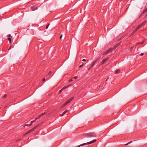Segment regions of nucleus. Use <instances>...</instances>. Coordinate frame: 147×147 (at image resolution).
Returning a JSON list of instances; mask_svg holds the SVG:
<instances>
[{"mask_svg": "<svg viewBox=\"0 0 147 147\" xmlns=\"http://www.w3.org/2000/svg\"><path fill=\"white\" fill-rule=\"evenodd\" d=\"M83 136L87 138L96 137V135L94 132L88 133L83 134Z\"/></svg>", "mask_w": 147, "mask_h": 147, "instance_id": "f257e3e1", "label": "nucleus"}, {"mask_svg": "<svg viewBox=\"0 0 147 147\" xmlns=\"http://www.w3.org/2000/svg\"><path fill=\"white\" fill-rule=\"evenodd\" d=\"M39 124L37 125L36 126L32 128V129H31L29 130H28L24 135V136H25L27 134L31 133L32 131H34L39 126Z\"/></svg>", "mask_w": 147, "mask_h": 147, "instance_id": "f03ea898", "label": "nucleus"}, {"mask_svg": "<svg viewBox=\"0 0 147 147\" xmlns=\"http://www.w3.org/2000/svg\"><path fill=\"white\" fill-rule=\"evenodd\" d=\"M96 141V140H94L90 142H88L87 143L82 144L78 146V147L82 146H84V145H87V144H90L94 142H95Z\"/></svg>", "mask_w": 147, "mask_h": 147, "instance_id": "7ed1b4c3", "label": "nucleus"}, {"mask_svg": "<svg viewBox=\"0 0 147 147\" xmlns=\"http://www.w3.org/2000/svg\"><path fill=\"white\" fill-rule=\"evenodd\" d=\"M47 113V112H45L42 114H40L38 117H36L35 118V120H37L39 118H40V117H41L42 116H43L46 113Z\"/></svg>", "mask_w": 147, "mask_h": 147, "instance_id": "20e7f679", "label": "nucleus"}, {"mask_svg": "<svg viewBox=\"0 0 147 147\" xmlns=\"http://www.w3.org/2000/svg\"><path fill=\"white\" fill-rule=\"evenodd\" d=\"M113 50V49L112 48H109L108 50L106 51L104 53L103 55H105L108 53L110 51H112Z\"/></svg>", "mask_w": 147, "mask_h": 147, "instance_id": "39448f33", "label": "nucleus"}, {"mask_svg": "<svg viewBox=\"0 0 147 147\" xmlns=\"http://www.w3.org/2000/svg\"><path fill=\"white\" fill-rule=\"evenodd\" d=\"M74 97H72L71 98L67 100L66 101L65 103H66V104H67L69 103L70 102L74 99Z\"/></svg>", "mask_w": 147, "mask_h": 147, "instance_id": "423d86ee", "label": "nucleus"}, {"mask_svg": "<svg viewBox=\"0 0 147 147\" xmlns=\"http://www.w3.org/2000/svg\"><path fill=\"white\" fill-rule=\"evenodd\" d=\"M74 97H72L71 98L67 100L66 101L65 103H66V104H67L69 103L70 102L74 99Z\"/></svg>", "mask_w": 147, "mask_h": 147, "instance_id": "0eeeda50", "label": "nucleus"}, {"mask_svg": "<svg viewBox=\"0 0 147 147\" xmlns=\"http://www.w3.org/2000/svg\"><path fill=\"white\" fill-rule=\"evenodd\" d=\"M146 21L143 22L142 24L139 25L137 27H136L138 29H139L145 23Z\"/></svg>", "mask_w": 147, "mask_h": 147, "instance_id": "6e6552de", "label": "nucleus"}, {"mask_svg": "<svg viewBox=\"0 0 147 147\" xmlns=\"http://www.w3.org/2000/svg\"><path fill=\"white\" fill-rule=\"evenodd\" d=\"M31 8L32 10L33 11L37 9H38V8L36 6H33L31 7Z\"/></svg>", "mask_w": 147, "mask_h": 147, "instance_id": "1a4fd4ad", "label": "nucleus"}, {"mask_svg": "<svg viewBox=\"0 0 147 147\" xmlns=\"http://www.w3.org/2000/svg\"><path fill=\"white\" fill-rule=\"evenodd\" d=\"M107 59L108 58H107L106 59H103L101 62V65L103 64L107 60Z\"/></svg>", "mask_w": 147, "mask_h": 147, "instance_id": "9d476101", "label": "nucleus"}, {"mask_svg": "<svg viewBox=\"0 0 147 147\" xmlns=\"http://www.w3.org/2000/svg\"><path fill=\"white\" fill-rule=\"evenodd\" d=\"M121 43V42H119L116 45L114 46V48L116 49L117 47H118L120 45Z\"/></svg>", "mask_w": 147, "mask_h": 147, "instance_id": "9b49d317", "label": "nucleus"}, {"mask_svg": "<svg viewBox=\"0 0 147 147\" xmlns=\"http://www.w3.org/2000/svg\"><path fill=\"white\" fill-rule=\"evenodd\" d=\"M98 59H97L95 60H94L93 63H92L91 65L93 67L95 64V63L97 62V61H98Z\"/></svg>", "mask_w": 147, "mask_h": 147, "instance_id": "f8f14e48", "label": "nucleus"}, {"mask_svg": "<svg viewBox=\"0 0 147 147\" xmlns=\"http://www.w3.org/2000/svg\"><path fill=\"white\" fill-rule=\"evenodd\" d=\"M98 59H97L95 60H94L93 63H92L91 65L93 67L95 64V63L97 62V61H98Z\"/></svg>", "mask_w": 147, "mask_h": 147, "instance_id": "ddd939ff", "label": "nucleus"}, {"mask_svg": "<svg viewBox=\"0 0 147 147\" xmlns=\"http://www.w3.org/2000/svg\"><path fill=\"white\" fill-rule=\"evenodd\" d=\"M67 112V111H65L62 114H60V116H62L64 115V114H65Z\"/></svg>", "mask_w": 147, "mask_h": 147, "instance_id": "4468645a", "label": "nucleus"}, {"mask_svg": "<svg viewBox=\"0 0 147 147\" xmlns=\"http://www.w3.org/2000/svg\"><path fill=\"white\" fill-rule=\"evenodd\" d=\"M120 72V70L119 69H117L115 71V74H117L119 73Z\"/></svg>", "mask_w": 147, "mask_h": 147, "instance_id": "2eb2a0df", "label": "nucleus"}, {"mask_svg": "<svg viewBox=\"0 0 147 147\" xmlns=\"http://www.w3.org/2000/svg\"><path fill=\"white\" fill-rule=\"evenodd\" d=\"M67 104H66V103H65L64 104H63V105H62L60 107L61 109H62Z\"/></svg>", "mask_w": 147, "mask_h": 147, "instance_id": "dca6fc26", "label": "nucleus"}, {"mask_svg": "<svg viewBox=\"0 0 147 147\" xmlns=\"http://www.w3.org/2000/svg\"><path fill=\"white\" fill-rule=\"evenodd\" d=\"M70 85H68L65 86L64 87H63V88H62V89L63 90L64 89H65L67 88L69 86H70Z\"/></svg>", "mask_w": 147, "mask_h": 147, "instance_id": "f3484780", "label": "nucleus"}, {"mask_svg": "<svg viewBox=\"0 0 147 147\" xmlns=\"http://www.w3.org/2000/svg\"><path fill=\"white\" fill-rule=\"evenodd\" d=\"M146 11H147V8L144 10V11L142 13L144 14Z\"/></svg>", "mask_w": 147, "mask_h": 147, "instance_id": "a211bd4d", "label": "nucleus"}, {"mask_svg": "<svg viewBox=\"0 0 147 147\" xmlns=\"http://www.w3.org/2000/svg\"><path fill=\"white\" fill-rule=\"evenodd\" d=\"M32 123H31H31H30L29 124V125H28L27 124H26L25 125L26 126H31L32 125Z\"/></svg>", "mask_w": 147, "mask_h": 147, "instance_id": "6ab92c4d", "label": "nucleus"}, {"mask_svg": "<svg viewBox=\"0 0 147 147\" xmlns=\"http://www.w3.org/2000/svg\"><path fill=\"white\" fill-rule=\"evenodd\" d=\"M8 40H9V42L11 43V39L10 37H8L7 38Z\"/></svg>", "mask_w": 147, "mask_h": 147, "instance_id": "aec40b11", "label": "nucleus"}, {"mask_svg": "<svg viewBox=\"0 0 147 147\" xmlns=\"http://www.w3.org/2000/svg\"><path fill=\"white\" fill-rule=\"evenodd\" d=\"M138 29L136 28L133 31V33H134L136 32Z\"/></svg>", "mask_w": 147, "mask_h": 147, "instance_id": "412c9836", "label": "nucleus"}, {"mask_svg": "<svg viewBox=\"0 0 147 147\" xmlns=\"http://www.w3.org/2000/svg\"><path fill=\"white\" fill-rule=\"evenodd\" d=\"M74 78H72L69 79V82H72L74 81Z\"/></svg>", "mask_w": 147, "mask_h": 147, "instance_id": "4be33fe9", "label": "nucleus"}, {"mask_svg": "<svg viewBox=\"0 0 147 147\" xmlns=\"http://www.w3.org/2000/svg\"><path fill=\"white\" fill-rule=\"evenodd\" d=\"M132 142H133L132 141H131L127 144H125V145L126 146L127 145H128L129 144L131 143Z\"/></svg>", "mask_w": 147, "mask_h": 147, "instance_id": "5701e85b", "label": "nucleus"}, {"mask_svg": "<svg viewBox=\"0 0 147 147\" xmlns=\"http://www.w3.org/2000/svg\"><path fill=\"white\" fill-rule=\"evenodd\" d=\"M92 67H93L91 65H90V66L89 67V68H88V69L90 70Z\"/></svg>", "mask_w": 147, "mask_h": 147, "instance_id": "b1692460", "label": "nucleus"}, {"mask_svg": "<svg viewBox=\"0 0 147 147\" xmlns=\"http://www.w3.org/2000/svg\"><path fill=\"white\" fill-rule=\"evenodd\" d=\"M63 90L61 89V90H60L59 91V94H60L61 93V92H62V90Z\"/></svg>", "mask_w": 147, "mask_h": 147, "instance_id": "393cba45", "label": "nucleus"}, {"mask_svg": "<svg viewBox=\"0 0 147 147\" xmlns=\"http://www.w3.org/2000/svg\"><path fill=\"white\" fill-rule=\"evenodd\" d=\"M50 24L49 23V24H48L47 25V26H46V29H47L48 28V27L49 26V25H50Z\"/></svg>", "mask_w": 147, "mask_h": 147, "instance_id": "a878e982", "label": "nucleus"}, {"mask_svg": "<svg viewBox=\"0 0 147 147\" xmlns=\"http://www.w3.org/2000/svg\"><path fill=\"white\" fill-rule=\"evenodd\" d=\"M83 65H84L83 63H82V64H81V65H80V66H79V68H80V67H82L83 66Z\"/></svg>", "mask_w": 147, "mask_h": 147, "instance_id": "bb28decb", "label": "nucleus"}, {"mask_svg": "<svg viewBox=\"0 0 147 147\" xmlns=\"http://www.w3.org/2000/svg\"><path fill=\"white\" fill-rule=\"evenodd\" d=\"M7 96V94H5L3 96V98H5V97H6Z\"/></svg>", "mask_w": 147, "mask_h": 147, "instance_id": "cd10ccee", "label": "nucleus"}, {"mask_svg": "<svg viewBox=\"0 0 147 147\" xmlns=\"http://www.w3.org/2000/svg\"><path fill=\"white\" fill-rule=\"evenodd\" d=\"M36 121V120H34L32 121H31V123H33L35 122Z\"/></svg>", "mask_w": 147, "mask_h": 147, "instance_id": "c85d7f7f", "label": "nucleus"}, {"mask_svg": "<svg viewBox=\"0 0 147 147\" xmlns=\"http://www.w3.org/2000/svg\"><path fill=\"white\" fill-rule=\"evenodd\" d=\"M77 78V76H75L73 78H74V79H76Z\"/></svg>", "mask_w": 147, "mask_h": 147, "instance_id": "c756f323", "label": "nucleus"}, {"mask_svg": "<svg viewBox=\"0 0 147 147\" xmlns=\"http://www.w3.org/2000/svg\"><path fill=\"white\" fill-rule=\"evenodd\" d=\"M51 72H51V71H50L49 72V73H48V74H49V75L50 74H51Z\"/></svg>", "mask_w": 147, "mask_h": 147, "instance_id": "7c9ffc66", "label": "nucleus"}, {"mask_svg": "<svg viewBox=\"0 0 147 147\" xmlns=\"http://www.w3.org/2000/svg\"><path fill=\"white\" fill-rule=\"evenodd\" d=\"M144 55V54L143 53H141L140 55V56H142Z\"/></svg>", "mask_w": 147, "mask_h": 147, "instance_id": "2f4dec72", "label": "nucleus"}, {"mask_svg": "<svg viewBox=\"0 0 147 147\" xmlns=\"http://www.w3.org/2000/svg\"><path fill=\"white\" fill-rule=\"evenodd\" d=\"M11 46H10V47H9V49H8V50H10L11 49Z\"/></svg>", "mask_w": 147, "mask_h": 147, "instance_id": "473e14b6", "label": "nucleus"}, {"mask_svg": "<svg viewBox=\"0 0 147 147\" xmlns=\"http://www.w3.org/2000/svg\"><path fill=\"white\" fill-rule=\"evenodd\" d=\"M45 81V78H44L43 80H42V81L43 82H44Z\"/></svg>", "mask_w": 147, "mask_h": 147, "instance_id": "72a5a7b5", "label": "nucleus"}, {"mask_svg": "<svg viewBox=\"0 0 147 147\" xmlns=\"http://www.w3.org/2000/svg\"><path fill=\"white\" fill-rule=\"evenodd\" d=\"M62 34H61V35L60 36V39H61V38H62Z\"/></svg>", "mask_w": 147, "mask_h": 147, "instance_id": "f704fd0d", "label": "nucleus"}, {"mask_svg": "<svg viewBox=\"0 0 147 147\" xmlns=\"http://www.w3.org/2000/svg\"><path fill=\"white\" fill-rule=\"evenodd\" d=\"M82 61H86V60L84 59H82Z\"/></svg>", "mask_w": 147, "mask_h": 147, "instance_id": "c9c22d12", "label": "nucleus"}, {"mask_svg": "<svg viewBox=\"0 0 147 147\" xmlns=\"http://www.w3.org/2000/svg\"><path fill=\"white\" fill-rule=\"evenodd\" d=\"M7 36L8 37H10L11 36V35H10V34H9Z\"/></svg>", "mask_w": 147, "mask_h": 147, "instance_id": "e433bc0d", "label": "nucleus"}, {"mask_svg": "<svg viewBox=\"0 0 147 147\" xmlns=\"http://www.w3.org/2000/svg\"><path fill=\"white\" fill-rule=\"evenodd\" d=\"M122 38H120V39H119V40H120L121 39H122Z\"/></svg>", "mask_w": 147, "mask_h": 147, "instance_id": "4c0bfd02", "label": "nucleus"}, {"mask_svg": "<svg viewBox=\"0 0 147 147\" xmlns=\"http://www.w3.org/2000/svg\"><path fill=\"white\" fill-rule=\"evenodd\" d=\"M1 108L0 107V109H1Z\"/></svg>", "mask_w": 147, "mask_h": 147, "instance_id": "58836bf2", "label": "nucleus"}]
</instances>
